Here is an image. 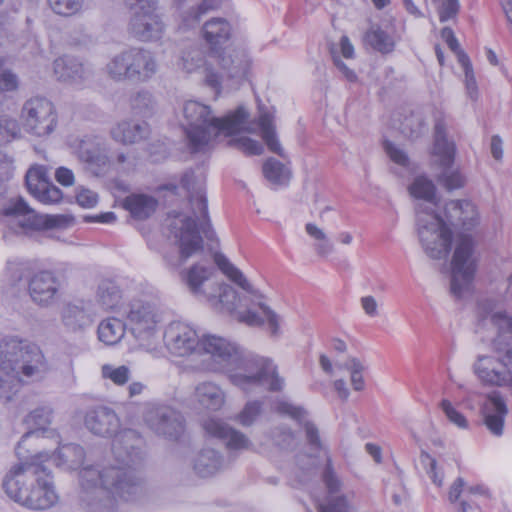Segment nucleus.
I'll return each mask as SVG.
<instances>
[{
  "instance_id": "obj_56",
  "label": "nucleus",
  "mask_w": 512,
  "mask_h": 512,
  "mask_svg": "<svg viewBox=\"0 0 512 512\" xmlns=\"http://www.w3.org/2000/svg\"><path fill=\"white\" fill-rule=\"evenodd\" d=\"M440 407L450 423L461 429L468 428L469 423L466 417L458 411L449 400L443 399L440 403Z\"/></svg>"
},
{
  "instance_id": "obj_14",
  "label": "nucleus",
  "mask_w": 512,
  "mask_h": 512,
  "mask_svg": "<svg viewBox=\"0 0 512 512\" xmlns=\"http://www.w3.org/2000/svg\"><path fill=\"white\" fill-rule=\"evenodd\" d=\"M455 144L447 138V123L444 118H438L434 127V154L439 158L443 172L438 181L451 191L464 186L465 179L458 171H449L454 162Z\"/></svg>"
},
{
  "instance_id": "obj_43",
  "label": "nucleus",
  "mask_w": 512,
  "mask_h": 512,
  "mask_svg": "<svg viewBox=\"0 0 512 512\" xmlns=\"http://www.w3.org/2000/svg\"><path fill=\"white\" fill-rule=\"evenodd\" d=\"M130 107L134 114L149 117L153 114L155 100L147 90H139L130 97Z\"/></svg>"
},
{
  "instance_id": "obj_1",
  "label": "nucleus",
  "mask_w": 512,
  "mask_h": 512,
  "mask_svg": "<svg viewBox=\"0 0 512 512\" xmlns=\"http://www.w3.org/2000/svg\"><path fill=\"white\" fill-rule=\"evenodd\" d=\"M143 439L133 429L116 434L112 453L117 465L98 469L92 465L79 472L80 501L89 512H113L115 498L133 501L143 492L136 466L143 460Z\"/></svg>"
},
{
  "instance_id": "obj_25",
  "label": "nucleus",
  "mask_w": 512,
  "mask_h": 512,
  "mask_svg": "<svg viewBox=\"0 0 512 512\" xmlns=\"http://www.w3.org/2000/svg\"><path fill=\"white\" fill-rule=\"evenodd\" d=\"M85 425L93 434L107 437L118 431L120 420L113 409L98 406L86 414Z\"/></svg>"
},
{
  "instance_id": "obj_51",
  "label": "nucleus",
  "mask_w": 512,
  "mask_h": 512,
  "mask_svg": "<svg viewBox=\"0 0 512 512\" xmlns=\"http://www.w3.org/2000/svg\"><path fill=\"white\" fill-rule=\"evenodd\" d=\"M25 181L29 192L34 195L48 182L46 169L43 166L30 168L26 173Z\"/></svg>"
},
{
  "instance_id": "obj_5",
  "label": "nucleus",
  "mask_w": 512,
  "mask_h": 512,
  "mask_svg": "<svg viewBox=\"0 0 512 512\" xmlns=\"http://www.w3.org/2000/svg\"><path fill=\"white\" fill-rule=\"evenodd\" d=\"M191 178L192 172H186L181 179V184L190 192L189 200L193 217L175 218L169 225L170 232L179 246L180 263H172L173 266L184 263L191 256L203 250V239L200 232L210 241L216 239V233L211 226L208 215L205 191L198 189L195 192H191Z\"/></svg>"
},
{
  "instance_id": "obj_30",
  "label": "nucleus",
  "mask_w": 512,
  "mask_h": 512,
  "mask_svg": "<svg viewBox=\"0 0 512 512\" xmlns=\"http://www.w3.org/2000/svg\"><path fill=\"white\" fill-rule=\"evenodd\" d=\"M62 322L70 331H82L92 325L93 315L83 302L69 303L63 308Z\"/></svg>"
},
{
  "instance_id": "obj_42",
  "label": "nucleus",
  "mask_w": 512,
  "mask_h": 512,
  "mask_svg": "<svg viewBox=\"0 0 512 512\" xmlns=\"http://www.w3.org/2000/svg\"><path fill=\"white\" fill-rule=\"evenodd\" d=\"M214 261L218 268L235 284L249 293L254 292L252 285L247 281L243 273L236 268L225 255L216 253L214 255Z\"/></svg>"
},
{
  "instance_id": "obj_22",
  "label": "nucleus",
  "mask_w": 512,
  "mask_h": 512,
  "mask_svg": "<svg viewBox=\"0 0 512 512\" xmlns=\"http://www.w3.org/2000/svg\"><path fill=\"white\" fill-rule=\"evenodd\" d=\"M164 32V24L157 13H133L129 23V33L141 42L159 40Z\"/></svg>"
},
{
  "instance_id": "obj_49",
  "label": "nucleus",
  "mask_w": 512,
  "mask_h": 512,
  "mask_svg": "<svg viewBox=\"0 0 512 512\" xmlns=\"http://www.w3.org/2000/svg\"><path fill=\"white\" fill-rule=\"evenodd\" d=\"M83 163H85L86 169L95 176H103L111 168V160L108 155L103 153L102 150L96 154L88 156Z\"/></svg>"
},
{
  "instance_id": "obj_26",
  "label": "nucleus",
  "mask_w": 512,
  "mask_h": 512,
  "mask_svg": "<svg viewBox=\"0 0 512 512\" xmlns=\"http://www.w3.org/2000/svg\"><path fill=\"white\" fill-rule=\"evenodd\" d=\"M54 74L59 81L79 84L87 80L92 71L78 57L64 55L53 62Z\"/></svg>"
},
{
  "instance_id": "obj_32",
  "label": "nucleus",
  "mask_w": 512,
  "mask_h": 512,
  "mask_svg": "<svg viewBox=\"0 0 512 512\" xmlns=\"http://www.w3.org/2000/svg\"><path fill=\"white\" fill-rule=\"evenodd\" d=\"M45 453L48 455L45 462L51 458L57 466L66 469L79 468L83 464L85 458V451L83 447L75 443L60 446L57 453L53 455H49L47 452Z\"/></svg>"
},
{
  "instance_id": "obj_31",
  "label": "nucleus",
  "mask_w": 512,
  "mask_h": 512,
  "mask_svg": "<svg viewBox=\"0 0 512 512\" xmlns=\"http://www.w3.org/2000/svg\"><path fill=\"white\" fill-rule=\"evenodd\" d=\"M53 411L48 406L38 407L34 409L32 412H30L25 417V423L29 427H34L35 431H28L26 432L21 440L18 442V445L16 447V454L19 459L25 458L26 456L22 454L21 449L26 441V439L32 435H39L40 430H44L50 423L52 419Z\"/></svg>"
},
{
  "instance_id": "obj_13",
  "label": "nucleus",
  "mask_w": 512,
  "mask_h": 512,
  "mask_svg": "<svg viewBox=\"0 0 512 512\" xmlns=\"http://www.w3.org/2000/svg\"><path fill=\"white\" fill-rule=\"evenodd\" d=\"M21 118L26 131L38 137L51 134L57 126L55 106L42 96H34L25 101Z\"/></svg>"
},
{
  "instance_id": "obj_57",
  "label": "nucleus",
  "mask_w": 512,
  "mask_h": 512,
  "mask_svg": "<svg viewBox=\"0 0 512 512\" xmlns=\"http://www.w3.org/2000/svg\"><path fill=\"white\" fill-rule=\"evenodd\" d=\"M304 430L306 434V440L309 447L312 450L323 452L324 456L329 455L327 448L323 444L320 438V433L318 428L312 422L305 421L304 422Z\"/></svg>"
},
{
  "instance_id": "obj_23",
  "label": "nucleus",
  "mask_w": 512,
  "mask_h": 512,
  "mask_svg": "<svg viewBox=\"0 0 512 512\" xmlns=\"http://www.w3.org/2000/svg\"><path fill=\"white\" fill-rule=\"evenodd\" d=\"M204 429L209 435L223 440L230 451L248 450L251 446L250 440L242 432L233 429L220 419L206 420Z\"/></svg>"
},
{
  "instance_id": "obj_9",
  "label": "nucleus",
  "mask_w": 512,
  "mask_h": 512,
  "mask_svg": "<svg viewBox=\"0 0 512 512\" xmlns=\"http://www.w3.org/2000/svg\"><path fill=\"white\" fill-rule=\"evenodd\" d=\"M422 206L417 208L416 214L419 241L430 258L442 259L451 249L452 232L449 223L435 211H426Z\"/></svg>"
},
{
  "instance_id": "obj_58",
  "label": "nucleus",
  "mask_w": 512,
  "mask_h": 512,
  "mask_svg": "<svg viewBox=\"0 0 512 512\" xmlns=\"http://www.w3.org/2000/svg\"><path fill=\"white\" fill-rule=\"evenodd\" d=\"M261 411L262 403L260 401H249L237 415V420L243 426H250L255 422Z\"/></svg>"
},
{
  "instance_id": "obj_19",
  "label": "nucleus",
  "mask_w": 512,
  "mask_h": 512,
  "mask_svg": "<svg viewBox=\"0 0 512 512\" xmlns=\"http://www.w3.org/2000/svg\"><path fill=\"white\" fill-rule=\"evenodd\" d=\"M59 288V279L49 270L39 271L28 280V293L32 301L42 307H48L56 300Z\"/></svg>"
},
{
  "instance_id": "obj_36",
  "label": "nucleus",
  "mask_w": 512,
  "mask_h": 512,
  "mask_svg": "<svg viewBox=\"0 0 512 512\" xmlns=\"http://www.w3.org/2000/svg\"><path fill=\"white\" fill-rule=\"evenodd\" d=\"M363 42L381 54L391 53L395 48L393 37L379 25H371L363 36Z\"/></svg>"
},
{
  "instance_id": "obj_50",
  "label": "nucleus",
  "mask_w": 512,
  "mask_h": 512,
  "mask_svg": "<svg viewBox=\"0 0 512 512\" xmlns=\"http://www.w3.org/2000/svg\"><path fill=\"white\" fill-rule=\"evenodd\" d=\"M20 135V126L16 119L0 116V146L11 142Z\"/></svg>"
},
{
  "instance_id": "obj_37",
  "label": "nucleus",
  "mask_w": 512,
  "mask_h": 512,
  "mask_svg": "<svg viewBox=\"0 0 512 512\" xmlns=\"http://www.w3.org/2000/svg\"><path fill=\"white\" fill-rule=\"evenodd\" d=\"M258 125L261 131L262 139L267 145L268 149L277 154L283 159H286V154L282 148L275 131L273 117L269 113H261L258 118Z\"/></svg>"
},
{
  "instance_id": "obj_8",
  "label": "nucleus",
  "mask_w": 512,
  "mask_h": 512,
  "mask_svg": "<svg viewBox=\"0 0 512 512\" xmlns=\"http://www.w3.org/2000/svg\"><path fill=\"white\" fill-rule=\"evenodd\" d=\"M231 25L225 18H212L204 23L202 35L209 45V56L216 59L229 78L243 79L249 70V60L244 52L226 50L223 46L231 37Z\"/></svg>"
},
{
  "instance_id": "obj_62",
  "label": "nucleus",
  "mask_w": 512,
  "mask_h": 512,
  "mask_svg": "<svg viewBox=\"0 0 512 512\" xmlns=\"http://www.w3.org/2000/svg\"><path fill=\"white\" fill-rule=\"evenodd\" d=\"M271 437L274 443L283 449L292 447L295 441L293 432L286 426L275 427L271 432Z\"/></svg>"
},
{
  "instance_id": "obj_11",
  "label": "nucleus",
  "mask_w": 512,
  "mask_h": 512,
  "mask_svg": "<svg viewBox=\"0 0 512 512\" xmlns=\"http://www.w3.org/2000/svg\"><path fill=\"white\" fill-rule=\"evenodd\" d=\"M475 242L471 235L460 233L455 242L451 260V293L461 297L474 279L477 269Z\"/></svg>"
},
{
  "instance_id": "obj_12",
  "label": "nucleus",
  "mask_w": 512,
  "mask_h": 512,
  "mask_svg": "<svg viewBox=\"0 0 512 512\" xmlns=\"http://www.w3.org/2000/svg\"><path fill=\"white\" fill-rule=\"evenodd\" d=\"M2 214L12 217L15 225L18 226L16 232L23 234L64 227L68 223V218L64 215H39L35 213L22 198L10 201L3 208Z\"/></svg>"
},
{
  "instance_id": "obj_53",
  "label": "nucleus",
  "mask_w": 512,
  "mask_h": 512,
  "mask_svg": "<svg viewBox=\"0 0 512 512\" xmlns=\"http://www.w3.org/2000/svg\"><path fill=\"white\" fill-rule=\"evenodd\" d=\"M50 8L58 15L69 17L82 9V0H47Z\"/></svg>"
},
{
  "instance_id": "obj_17",
  "label": "nucleus",
  "mask_w": 512,
  "mask_h": 512,
  "mask_svg": "<svg viewBox=\"0 0 512 512\" xmlns=\"http://www.w3.org/2000/svg\"><path fill=\"white\" fill-rule=\"evenodd\" d=\"M164 340L169 351L175 356L184 357L200 352L201 339L188 324L182 322L170 323L165 330Z\"/></svg>"
},
{
  "instance_id": "obj_2",
  "label": "nucleus",
  "mask_w": 512,
  "mask_h": 512,
  "mask_svg": "<svg viewBox=\"0 0 512 512\" xmlns=\"http://www.w3.org/2000/svg\"><path fill=\"white\" fill-rule=\"evenodd\" d=\"M46 453L25 457L3 479L2 487L15 502L34 510L48 509L58 499L45 460Z\"/></svg>"
},
{
  "instance_id": "obj_55",
  "label": "nucleus",
  "mask_w": 512,
  "mask_h": 512,
  "mask_svg": "<svg viewBox=\"0 0 512 512\" xmlns=\"http://www.w3.org/2000/svg\"><path fill=\"white\" fill-rule=\"evenodd\" d=\"M231 145L246 155H260L263 153V145L254 139L242 136L231 140Z\"/></svg>"
},
{
  "instance_id": "obj_29",
  "label": "nucleus",
  "mask_w": 512,
  "mask_h": 512,
  "mask_svg": "<svg viewBox=\"0 0 512 512\" xmlns=\"http://www.w3.org/2000/svg\"><path fill=\"white\" fill-rule=\"evenodd\" d=\"M223 456L216 450L206 448L201 450L193 460V470L199 477L214 476L225 468Z\"/></svg>"
},
{
  "instance_id": "obj_6",
  "label": "nucleus",
  "mask_w": 512,
  "mask_h": 512,
  "mask_svg": "<svg viewBox=\"0 0 512 512\" xmlns=\"http://www.w3.org/2000/svg\"><path fill=\"white\" fill-rule=\"evenodd\" d=\"M156 55L144 47L132 46L114 54L106 63L104 71L115 82L143 84L158 73Z\"/></svg>"
},
{
  "instance_id": "obj_35",
  "label": "nucleus",
  "mask_w": 512,
  "mask_h": 512,
  "mask_svg": "<svg viewBox=\"0 0 512 512\" xmlns=\"http://www.w3.org/2000/svg\"><path fill=\"white\" fill-rule=\"evenodd\" d=\"M409 191L413 197L423 201L416 205V211L420 205H423L422 207L426 211H435L437 206L436 188L431 180L423 176L417 177L410 185Z\"/></svg>"
},
{
  "instance_id": "obj_15",
  "label": "nucleus",
  "mask_w": 512,
  "mask_h": 512,
  "mask_svg": "<svg viewBox=\"0 0 512 512\" xmlns=\"http://www.w3.org/2000/svg\"><path fill=\"white\" fill-rule=\"evenodd\" d=\"M157 315L152 304L141 300L133 301L127 313V325L141 345L150 346L156 333Z\"/></svg>"
},
{
  "instance_id": "obj_46",
  "label": "nucleus",
  "mask_w": 512,
  "mask_h": 512,
  "mask_svg": "<svg viewBox=\"0 0 512 512\" xmlns=\"http://www.w3.org/2000/svg\"><path fill=\"white\" fill-rule=\"evenodd\" d=\"M321 478L329 494H334L341 490L342 481L334 469L330 455H326Z\"/></svg>"
},
{
  "instance_id": "obj_45",
  "label": "nucleus",
  "mask_w": 512,
  "mask_h": 512,
  "mask_svg": "<svg viewBox=\"0 0 512 512\" xmlns=\"http://www.w3.org/2000/svg\"><path fill=\"white\" fill-rule=\"evenodd\" d=\"M101 375L104 379H109L115 385L123 386L131 378V371L125 365L114 366L112 364H104L101 367Z\"/></svg>"
},
{
  "instance_id": "obj_41",
  "label": "nucleus",
  "mask_w": 512,
  "mask_h": 512,
  "mask_svg": "<svg viewBox=\"0 0 512 512\" xmlns=\"http://www.w3.org/2000/svg\"><path fill=\"white\" fill-rule=\"evenodd\" d=\"M31 274V267L25 261H8L2 279L3 289L15 288L24 278Z\"/></svg>"
},
{
  "instance_id": "obj_38",
  "label": "nucleus",
  "mask_w": 512,
  "mask_h": 512,
  "mask_svg": "<svg viewBox=\"0 0 512 512\" xmlns=\"http://www.w3.org/2000/svg\"><path fill=\"white\" fill-rule=\"evenodd\" d=\"M122 292L112 280H102L98 285L97 301L104 310H114L121 301Z\"/></svg>"
},
{
  "instance_id": "obj_40",
  "label": "nucleus",
  "mask_w": 512,
  "mask_h": 512,
  "mask_svg": "<svg viewBox=\"0 0 512 512\" xmlns=\"http://www.w3.org/2000/svg\"><path fill=\"white\" fill-rule=\"evenodd\" d=\"M213 271L212 266L195 264L183 274V280L194 295H202L201 286L211 277Z\"/></svg>"
},
{
  "instance_id": "obj_64",
  "label": "nucleus",
  "mask_w": 512,
  "mask_h": 512,
  "mask_svg": "<svg viewBox=\"0 0 512 512\" xmlns=\"http://www.w3.org/2000/svg\"><path fill=\"white\" fill-rule=\"evenodd\" d=\"M424 123L421 118L410 116L402 124V132L411 138H417L423 131Z\"/></svg>"
},
{
  "instance_id": "obj_3",
  "label": "nucleus",
  "mask_w": 512,
  "mask_h": 512,
  "mask_svg": "<svg viewBox=\"0 0 512 512\" xmlns=\"http://www.w3.org/2000/svg\"><path fill=\"white\" fill-rule=\"evenodd\" d=\"M49 370L40 348L15 337L0 342V400L8 402L23 383L44 378Z\"/></svg>"
},
{
  "instance_id": "obj_28",
  "label": "nucleus",
  "mask_w": 512,
  "mask_h": 512,
  "mask_svg": "<svg viewBox=\"0 0 512 512\" xmlns=\"http://www.w3.org/2000/svg\"><path fill=\"white\" fill-rule=\"evenodd\" d=\"M111 137L123 144H134L148 138L150 127L147 122L126 120L119 122L110 131Z\"/></svg>"
},
{
  "instance_id": "obj_48",
  "label": "nucleus",
  "mask_w": 512,
  "mask_h": 512,
  "mask_svg": "<svg viewBox=\"0 0 512 512\" xmlns=\"http://www.w3.org/2000/svg\"><path fill=\"white\" fill-rule=\"evenodd\" d=\"M338 367L350 371V380L355 391H361L364 389L365 382L362 373L365 370V367L359 359L349 357L343 365H338Z\"/></svg>"
},
{
  "instance_id": "obj_44",
  "label": "nucleus",
  "mask_w": 512,
  "mask_h": 512,
  "mask_svg": "<svg viewBox=\"0 0 512 512\" xmlns=\"http://www.w3.org/2000/svg\"><path fill=\"white\" fill-rule=\"evenodd\" d=\"M265 178L275 185H282L289 179V171L286 167L274 158L267 159L263 164Z\"/></svg>"
},
{
  "instance_id": "obj_18",
  "label": "nucleus",
  "mask_w": 512,
  "mask_h": 512,
  "mask_svg": "<svg viewBox=\"0 0 512 512\" xmlns=\"http://www.w3.org/2000/svg\"><path fill=\"white\" fill-rule=\"evenodd\" d=\"M200 346L199 355H208L215 364L213 369L222 370L225 373L242 350L235 343L215 335L204 336Z\"/></svg>"
},
{
  "instance_id": "obj_10",
  "label": "nucleus",
  "mask_w": 512,
  "mask_h": 512,
  "mask_svg": "<svg viewBox=\"0 0 512 512\" xmlns=\"http://www.w3.org/2000/svg\"><path fill=\"white\" fill-rule=\"evenodd\" d=\"M475 333L482 341L491 340L494 350L500 353L504 348L502 336L512 337V316L499 308L496 300H480L476 308Z\"/></svg>"
},
{
  "instance_id": "obj_20",
  "label": "nucleus",
  "mask_w": 512,
  "mask_h": 512,
  "mask_svg": "<svg viewBox=\"0 0 512 512\" xmlns=\"http://www.w3.org/2000/svg\"><path fill=\"white\" fill-rule=\"evenodd\" d=\"M507 414L508 407L499 392L489 394L480 407L482 423L495 437L503 435Z\"/></svg>"
},
{
  "instance_id": "obj_16",
  "label": "nucleus",
  "mask_w": 512,
  "mask_h": 512,
  "mask_svg": "<svg viewBox=\"0 0 512 512\" xmlns=\"http://www.w3.org/2000/svg\"><path fill=\"white\" fill-rule=\"evenodd\" d=\"M147 426L156 434L176 440L184 432V418L170 406L158 405L147 408L144 414Z\"/></svg>"
},
{
  "instance_id": "obj_24",
  "label": "nucleus",
  "mask_w": 512,
  "mask_h": 512,
  "mask_svg": "<svg viewBox=\"0 0 512 512\" xmlns=\"http://www.w3.org/2000/svg\"><path fill=\"white\" fill-rule=\"evenodd\" d=\"M445 217L449 225L461 226L470 231L479 223L476 206L468 200H451L445 205Z\"/></svg>"
},
{
  "instance_id": "obj_60",
  "label": "nucleus",
  "mask_w": 512,
  "mask_h": 512,
  "mask_svg": "<svg viewBox=\"0 0 512 512\" xmlns=\"http://www.w3.org/2000/svg\"><path fill=\"white\" fill-rule=\"evenodd\" d=\"M319 512H347V501L344 496H329L325 502L316 501Z\"/></svg>"
},
{
  "instance_id": "obj_21",
  "label": "nucleus",
  "mask_w": 512,
  "mask_h": 512,
  "mask_svg": "<svg viewBox=\"0 0 512 512\" xmlns=\"http://www.w3.org/2000/svg\"><path fill=\"white\" fill-rule=\"evenodd\" d=\"M178 66L186 73H193L203 68L205 83L215 90L216 94L220 93L221 77L205 60L204 52L199 47L195 46L184 50L178 62Z\"/></svg>"
},
{
  "instance_id": "obj_61",
  "label": "nucleus",
  "mask_w": 512,
  "mask_h": 512,
  "mask_svg": "<svg viewBox=\"0 0 512 512\" xmlns=\"http://www.w3.org/2000/svg\"><path fill=\"white\" fill-rule=\"evenodd\" d=\"M33 196L44 204H54L62 199L63 193L57 186L47 182L39 192L35 193Z\"/></svg>"
},
{
  "instance_id": "obj_52",
  "label": "nucleus",
  "mask_w": 512,
  "mask_h": 512,
  "mask_svg": "<svg viewBox=\"0 0 512 512\" xmlns=\"http://www.w3.org/2000/svg\"><path fill=\"white\" fill-rule=\"evenodd\" d=\"M101 141L96 136H84L78 140L76 154L81 162L86 160L88 156L98 153L101 151Z\"/></svg>"
},
{
  "instance_id": "obj_27",
  "label": "nucleus",
  "mask_w": 512,
  "mask_h": 512,
  "mask_svg": "<svg viewBox=\"0 0 512 512\" xmlns=\"http://www.w3.org/2000/svg\"><path fill=\"white\" fill-rule=\"evenodd\" d=\"M497 359L491 356H479L474 364V372L481 382L491 386H506L512 380V372L497 367Z\"/></svg>"
},
{
  "instance_id": "obj_47",
  "label": "nucleus",
  "mask_w": 512,
  "mask_h": 512,
  "mask_svg": "<svg viewBox=\"0 0 512 512\" xmlns=\"http://www.w3.org/2000/svg\"><path fill=\"white\" fill-rule=\"evenodd\" d=\"M305 230L310 237L319 241V243L315 245V250L318 255L326 256L333 251V244L329 241L327 235L322 229L313 223H307L305 225Z\"/></svg>"
},
{
  "instance_id": "obj_54",
  "label": "nucleus",
  "mask_w": 512,
  "mask_h": 512,
  "mask_svg": "<svg viewBox=\"0 0 512 512\" xmlns=\"http://www.w3.org/2000/svg\"><path fill=\"white\" fill-rule=\"evenodd\" d=\"M137 165L136 158L133 154L118 151L111 160V167L122 173H129L135 169Z\"/></svg>"
},
{
  "instance_id": "obj_7",
  "label": "nucleus",
  "mask_w": 512,
  "mask_h": 512,
  "mask_svg": "<svg viewBox=\"0 0 512 512\" xmlns=\"http://www.w3.org/2000/svg\"><path fill=\"white\" fill-rule=\"evenodd\" d=\"M226 374L235 386L245 392L260 386H267L270 391H279L283 384L270 359L244 350L233 360Z\"/></svg>"
},
{
  "instance_id": "obj_4",
  "label": "nucleus",
  "mask_w": 512,
  "mask_h": 512,
  "mask_svg": "<svg viewBox=\"0 0 512 512\" xmlns=\"http://www.w3.org/2000/svg\"><path fill=\"white\" fill-rule=\"evenodd\" d=\"M247 116L246 110L239 107L225 117H216L210 106L195 100L186 101L183 117L189 151L193 154L207 152L219 134L229 135L238 131Z\"/></svg>"
},
{
  "instance_id": "obj_63",
  "label": "nucleus",
  "mask_w": 512,
  "mask_h": 512,
  "mask_svg": "<svg viewBox=\"0 0 512 512\" xmlns=\"http://www.w3.org/2000/svg\"><path fill=\"white\" fill-rule=\"evenodd\" d=\"M420 461L422 465L425 467L427 473L432 479L433 483L437 486H442L443 484V475L439 474L437 471V462L436 460L429 455L427 452L422 451L420 454Z\"/></svg>"
},
{
  "instance_id": "obj_33",
  "label": "nucleus",
  "mask_w": 512,
  "mask_h": 512,
  "mask_svg": "<svg viewBox=\"0 0 512 512\" xmlns=\"http://www.w3.org/2000/svg\"><path fill=\"white\" fill-rule=\"evenodd\" d=\"M194 400L201 408L216 411L224 404V393L214 383L203 382L195 387Z\"/></svg>"
},
{
  "instance_id": "obj_39",
  "label": "nucleus",
  "mask_w": 512,
  "mask_h": 512,
  "mask_svg": "<svg viewBox=\"0 0 512 512\" xmlns=\"http://www.w3.org/2000/svg\"><path fill=\"white\" fill-rule=\"evenodd\" d=\"M98 338L106 345L117 344L125 334V324L118 318L110 317L98 326Z\"/></svg>"
},
{
  "instance_id": "obj_59",
  "label": "nucleus",
  "mask_w": 512,
  "mask_h": 512,
  "mask_svg": "<svg viewBox=\"0 0 512 512\" xmlns=\"http://www.w3.org/2000/svg\"><path fill=\"white\" fill-rule=\"evenodd\" d=\"M219 302L222 307L229 313H233L237 308L239 300L237 291L228 284H222L219 287Z\"/></svg>"
},
{
  "instance_id": "obj_34",
  "label": "nucleus",
  "mask_w": 512,
  "mask_h": 512,
  "mask_svg": "<svg viewBox=\"0 0 512 512\" xmlns=\"http://www.w3.org/2000/svg\"><path fill=\"white\" fill-rule=\"evenodd\" d=\"M123 206L134 219L145 220L154 214L158 201L149 195L131 194L125 198Z\"/></svg>"
}]
</instances>
